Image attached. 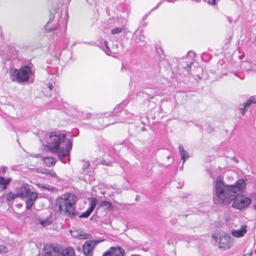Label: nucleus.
I'll return each mask as SVG.
<instances>
[{
  "instance_id": "obj_1",
  "label": "nucleus",
  "mask_w": 256,
  "mask_h": 256,
  "mask_svg": "<svg viewBox=\"0 0 256 256\" xmlns=\"http://www.w3.org/2000/svg\"><path fill=\"white\" fill-rule=\"evenodd\" d=\"M246 182L243 179H239L234 184L228 185L220 177L214 182V190L216 200L224 204H229L234 198L235 194L242 192L245 188Z\"/></svg>"
},
{
  "instance_id": "obj_2",
  "label": "nucleus",
  "mask_w": 256,
  "mask_h": 256,
  "mask_svg": "<svg viewBox=\"0 0 256 256\" xmlns=\"http://www.w3.org/2000/svg\"><path fill=\"white\" fill-rule=\"evenodd\" d=\"M46 142L48 150L57 154L58 158L65 163L62 159L69 156L72 148V142L66 138L64 134L55 132L48 134Z\"/></svg>"
},
{
  "instance_id": "obj_3",
  "label": "nucleus",
  "mask_w": 256,
  "mask_h": 256,
  "mask_svg": "<svg viewBox=\"0 0 256 256\" xmlns=\"http://www.w3.org/2000/svg\"><path fill=\"white\" fill-rule=\"evenodd\" d=\"M76 197L72 194L64 195L56 200V210L57 212H63L69 216H75L74 204Z\"/></svg>"
},
{
  "instance_id": "obj_4",
  "label": "nucleus",
  "mask_w": 256,
  "mask_h": 256,
  "mask_svg": "<svg viewBox=\"0 0 256 256\" xmlns=\"http://www.w3.org/2000/svg\"><path fill=\"white\" fill-rule=\"evenodd\" d=\"M32 74L31 68L28 66H22L19 70L14 68L10 69L9 76L12 82L22 84L28 82L30 76Z\"/></svg>"
},
{
  "instance_id": "obj_5",
  "label": "nucleus",
  "mask_w": 256,
  "mask_h": 256,
  "mask_svg": "<svg viewBox=\"0 0 256 256\" xmlns=\"http://www.w3.org/2000/svg\"><path fill=\"white\" fill-rule=\"evenodd\" d=\"M16 192L18 196L26 198V208L30 209L38 198V194L32 192L28 185H24L18 188Z\"/></svg>"
},
{
  "instance_id": "obj_6",
  "label": "nucleus",
  "mask_w": 256,
  "mask_h": 256,
  "mask_svg": "<svg viewBox=\"0 0 256 256\" xmlns=\"http://www.w3.org/2000/svg\"><path fill=\"white\" fill-rule=\"evenodd\" d=\"M232 206L238 210H242L247 208L252 202L251 200L242 194H235L234 198L232 200Z\"/></svg>"
},
{
  "instance_id": "obj_7",
  "label": "nucleus",
  "mask_w": 256,
  "mask_h": 256,
  "mask_svg": "<svg viewBox=\"0 0 256 256\" xmlns=\"http://www.w3.org/2000/svg\"><path fill=\"white\" fill-rule=\"evenodd\" d=\"M96 243L97 241L88 240L82 246L84 254L86 256L92 255L93 248Z\"/></svg>"
},
{
  "instance_id": "obj_8",
  "label": "nucleus",
  "mask_w": 256,
  "mask_h": 256,
  "mask_svg": "<svg viewBox=\"0 0 256 256\" xmlns=\"http://www.w3.org/2000/svg\"><path fill=\"white\" fill-rule=\"evenodd\" d=\"M232 246L231 238L228 236H220L219 247L224 249L230 248Z\"/></svg>"
},
{
  "instance_id": "obj_9",
  "label": "nucleus",
  "mask_w": 256,
  "mask_h": 256,
  "mask_svg": "<svg viewBox=\"0 0 256 256\" xmlns=\"http://www.w3.org/2000/svg\"><path fill=\"white\" fill-rule=\"evenodd\" d=\"M89 200H90L89 204L90 207L86 211L84 212H83L80 216V218H88L96 208V206L98 203L97 198H92Z\"/></svg>"
},
{
  "instance_id": "obj_10",
  "label": "nucleus",
  "mask_w": 256,
  "mask_h": 256,
  "mask_svg": "<svg viewBox=\"0 0 256 256\" xmlns=\"http://www.w3.org/2000/svg\"><path fill=\"white\" fill-rule=\"evenodd\" d=\"M247 232V226L246 224H242L239 229L233 230L232 232L234 236L236 238H241Z\"/></svg>"
},
{
  "instance_id": "obj_11",
  "label": "nucleus",
  "mask_w": 256,
  "mask_h": 256,
  "mask_svg": "<svg viewBox=\"0 0 256 256\" xmlns=\"http://www.w3.org/2000/svg\"><path fill=\"white\" fill-rule=\"evenodd\" d=\"M112 256H124V250L120 246H112L110 248Z\"/></svg>"
},
{
  "instance_id": "obj_12",
  "label": "nucleus",
  "mask_w": 256,
  "mask_h": 256,
  "mask_svg": "<svg viewBox=\"0 0 256 256\" xmlns=\"http://www.w3.org/2000/svg\"><path fill=\"white\" fill-rule=\"evenodd\" d=\"M60 256H74V250L72 248H66L64 249L60 248Z\"/></svg>"
},
{
  "instance_id": "obj_13",
  "label": "nucleus",
  "mask_w": 256,
  "mask_h": 256,
  "mask_svg": "<svg viewBox=\"0 0 256 256\" xmlns=\"http://www.w3.org/2000/svg\"><path fill=\"white\" fill-rule=\"evenodd\" d=\"M252 103L256 104V97L252 96L244 104V108H240L242 115H244L247 109L250 106Z\"/></svg>"
},
{
  "instance_id": "obj_14",
  "label": "nucleus",
  "mask_w": 256,
  "mask_h": 256,
  "mask_svg": "<svg viewBox=\"0 0 256 256\" xmlns=\"http://www.w3.org/2000/svg\"><path fill=\"white\" fill-rule=\"evenodd\" d=\"M179 152L180 155L181 160L183 161V164L184 163L186 160L189 158L188 152L185 150L182 144L178 146Z\"/></svg>"
},
{
  "instance_id": "obj_15",
  "label": "nucleus",
  "mask_w": 256,
  "mask_h": 256,
  "mask_svg": "<svg viewBox=\"0 0 256 256\" xmlns=\"http://www.w3.org/2000/svg\"><path fill=\"white\" fill-rule=\"evenodd\" d=\"M44 162L48 166L54 165L56 162L55 159L51 156H47L44 158Z\"/></svg>"
},
{
  "instance_id": "obj_16",
  "label": "nucleus",
  "mask_w": 256,
  "mask_h": 256,
  "mask_svg": "<svg viewBox=\"0 0 256 256\" xmlns=\"http://www.w3.org/2000/svg\"><path fill=\"white\" fill-rule=\"evenodd\" d=\"M10 181V179L6 180L4 178L0 177V190H3L6 189V185Z\"/></svg>"
},
{
  "instance_id": "obj_17",
  "label": "nucleus",
  "mask_w": 256,
  "mask_h": 256,
  "mask_svg": "<svg viewBox=\"0 0 256 256\" xmlns=\"http://www.w3.org/2000/svg\"><path fill=\"white\" fill-rule=\"evenodd\" d=\"M99 207H104L106 210H110L112 209V204L107 201L104 200L99 204Z\"/></svg>"
},
{
  "instance_id": "obj_18",
  "label": "nucleus",
  "mask_w": 256,
  "mask_h": 256,
  "mask_svg": "<svg viewBox=\"0 0 256 256\" xmlns=\"http://www.w3.org/2000/svg\"><path fill=\"white\" fill-rule=\"evenodd\" d=\"M124 30L123 26L116 27L111 30L110 33L112 34H116L121 33Z\"/></svg>"
},
{
  "instance_id": "obj_19",
  "label": "nucleus",
  "mask_w": 256,
  "mask_h": 256,
  "mask_svg": "<svg viewBox=\"0 0 256 256\" xmlns=\"http://www.w3.org/2000/svg\"><path fill=\"white\" fill-rule=\"evenodd\" d=\"M16 197H18L17 196V192L16 194H13L12 192H9L7 194L6 196V200L8 201H10L14 200Z\"/></svg>"
},
{
  "instance_id": "obj_20",
  "label": "nucleus",
  "mask_w": 256,
  "mask_h": 256,
  "mask_svg": "<svg viewBox=\"0 0 256 256\" xmlns=\"http://www.w3.org/2000/svg\"><path fill=\"white\" fill-rule=\"evenodd\" d=\"M42 172L43 173V174H44L50 175V176H52V177H55L56 176V174L52 170H47V169H44V171Z\"/></svg>"
},
{
  "instance_id": "obj_21",
  "label": "nucleus",
  "mask_w": 256,
  "mask_h": 256,
  "mask_svg": "<svg viewBox=\"0 0 256 256\" xmlns=\"http://www.w3.org/2000/svg\"><path fill=\"white\" fill-rule=\"evenodd\" d=\"M40 224L43 226H46L50 224V222L49 220L46 219L45 220H41L40 222Z\"/></svg>"
},
{
  "instance_id": "obj_22",
  "label": "nucleus",
  "mask_w": 256,
  "mask_h": 256,
  "mask_svg": "<svg viewBox=\"0 0 256 256\" xmlns=\"http://www.w3.org/2000/svg\"><path fill=\"white\" fill-rule=\"evenodd\" d=\"M90 235L88 234H80L78 236V237L80 239H86L88 238Z\"/></svg>"
},
{
  "instance_id": "obj_23",
  "label": "nucleus",
  "mask_w": 256,
  "mask_h": 256,
  "mask_svg": "<svg viewBox=\"0 0 256 256\" xmlns=\"http://www.w3.org/2000/svg\"><path fill=\"white\" fill-rule=\"evenodd\" d=\"M8 252V248L4 245H0V254H5Z\"/></svg>"
},
{
  "instance_id": "obj_24",
  "label": "nucleus",
  "mask_w": 256,
  "mask_h": 256,
  "mask_svg": "<svg viewBox=\"0 0 256 256\" xmlns=\"http://www.w3.org/2000/svg\"><path fill=\"white\" fill-rule=\"evenodd\" d=\"M104 44L106 48V50H104L106 53L107 54L110 55V54H109V52H110V50L108 46V42L105 40L104 42Z\"/></svg>"
},
{
  "instance_id": "obj_25",
  "label": "nucleus",
  "mask_w": 256,
  "mask_h": 256,
  "mask_svg": "<svg viewBox=\"0 0 256 256\" xmlns=\"http://www.w3.org/2000/svg\"><path fill=\"white\" fill-rule=\"evenodd\" d=\"M102 256H112L110 248L103 254Z\"/></svg>"
},
{
  "instance_id": "obj_26",
  "label": "nucleus",
  "mask_w": 256,
  "mask_h": 256,
  "mask_svg": "<svg viewBox=\"0 0 256 256\" xmlns=\"http://www.w3.org/2000/svg\"><path fill=\"white\" fill-rule=\"evenodd\" d=\"M192 62H190V64H187L186 66L184 67V69L188 72L189 71V70L191 68V66L192 64Z\"/></svg>"
},
{
  "instance_id": "obj_27",
  "label": "nucleus",
  "mask_w": 256,
  "mask_h": 256,
  "mask_svg": "<svg viewBox=\"0 0 256 256\" xmlns=\"http://www.w3.org/2000/svg\"><path fill=\"white\" fill-rule=\"evenodd\" d=\"M90 166V164L88 162H84L82 168L84 170L87 169Z\"/></svg>"
},
{
  "instance_id": "obj_28",
  "label": "nucleus",
  "mask_w": 256,
  "mask_h": 256,
  "mask_svg": "<svg viewBox=\"0 0 256 256\" xmlns=\"http://www.w3.org/2000/svg\"><path fill=\"white\" fill-rule=\"evenodd\" d=\"M208 3L210 4L214 5L216 4V0H208Z\"/></svg>"
},
{
  "instance_id": "obj_29",
  "label": "nucleus",
  "mask_w": 256,
  "mask_h": 256,
  "mask_svg": "<svg viewBox=\"0 0 256 256\" xmlns=\"http://www.w3.org/2000/svg\"><path fill=\"white\" fill-rule=\"evenodd\" d=\"M47 86L48 87V88L50 90H52V88H53V86H52V84H51V83H48L47 84Z\"/></svg>"
},
{
  "instance_id": "obj_30",
  "label": "nucleus",
  "mask_w": 256,
  "mask_h": 256,
  "mask_svg": "<svg viewBox=\"0 0 256 256\" xmlns=\"http://www.w3.org/2000/svg\"><path fill=\"white\" fill-rule=\"evenodd\" d=\"M102 164L104 165L108 166L110 164L108 162H107L106 160H104L102 162Z\"/></svg>"
},
{
  "instance_id": "obj_31",
  "label": "nucleus",
  "mask_w": 256,
  "mask_h": 256,
  "mask_svg": "<svg viewBox=\"0 0 256 256\" xmlns=\"http://www.w3.org/2000/svg\"><path fill=\"white\" fill-rule=\"evenodd\" d=\"M109 124H104V126H102V127H106V126H108Z\"/></svg>"
},
{
  "instance_id": "obj_32",
  "label": "nucleus",
  "mask_w": 256,
  "mask_h": 256,
  "mask_svg": "<svg viewBox=\"0 0 256 256\" xmlns=\"http://www.w3.org/2000/svg\"><path fill=\"white\" fill-rule=\"evenodd\" d=\"M248 64V63L247 62H244L242 63L243 66H245V65H246Z\"/></svg>"
},
{
  "instance_id": "obj_33",
  "label": "nucleus",
  "mask_w": 256,
  "mask_h": 256,
  "mask_svg": "<svg viewBox=\"0 0 256 256\" xmlns=\"http://www.w3.org/2000/svg\"><path fill=\"white\" fill-rule=\"evenodd\" d=\"M254 208H256V202L254 203Z\"/></svg>"
},
{
  "instance_id": "obj_34",
  "label": "nucleus",
  "mask_w": 256,
  "mask_h": 256,
  "mask_svg": "<svg viewBox=\"0 0 256 256\" xmlns=\"http://www.w3.org/2000/svg\"><path fill=\"white\" fill-rule=\"evenodd\" d=\"M252 254V252H251L250 253V256H251Z\"/></svg>"
}]
</instances>
